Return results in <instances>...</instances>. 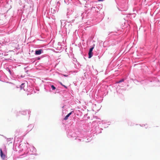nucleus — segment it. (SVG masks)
<instances>
[{"label":"nucleus","instance_id":"nucleus-5","mask_svg":"<svg viewBox=\"0 0 160 160\" xmlns=\"http://www.w3.org/2000/svg\"><path fill=\"white\" fill-rule=\"evenodd\" d=\"M24 83H22L21 84L20 88L21 89H24Z\"/></svg>","mask_w":160,"mask_h":160},{"label":"nucleus","instance_id":"nucleus-10","mask_svg":"<svg viewBox=\"0 0 160 160\" xmlns=\"http://www.w3.org/2000/svg\"><path fill=\"white\" fill-rule=\"evenodd\" d=\"M103 1V0H98V1Z\"/></svg>","mask_w":160,"mask_h":160},{"label":"nucleus","instance_id":"nucleus-4","mask_svg":"<svg viewBox=\"0 0 160 160\" xmlns=\"http://www.w3.org/2000/svg\"><path fill=\"white\" fill-rule=\"evenodd\" d=\"M0 155L2 158L3 159H4L5 158V155L3 154L1 149H0Z\"/></svg>","mask_w":160,"mask_h":160},{"label":"nucleus","instance_id":"nucleus-7","mask_svg":"<svg viewBox=\"0 0 160 160\" xmlns=\"http://www.w3.org/2000/svg\"><path fill=\"white\" fill-rule=\"evenodd\" d=\"M51 87L53 90H54L56 89V88L53 85H51Z\"/></svg>","mask_w":160,"mask_h":160},{"label":"nucleus","instance_id":"nucleus-3","mask_svg":"<svg viewBox=\"0 0 160 160\" xmlns=\"http://www.w3.org/2000/svg\"><path fill=\"white\" fill-rule=\"evenodd\" d=\"M73 111H72V112H70L68 114L66 117L64 118V120H67L68 119V117L72 114V112H73Z\"/></svg>","mask_w":160,"mask_h":160},{"label":"nucleus","instance_id":"nucleus-2","mask_svg":"<svg viewBox=\"0 0 160 160\" xmlns=\"http://www.w3.org/2000/svg\"><path fill=\"white\" fill-rule=\"evenodd\" d=\"M42 51V49L36 50L35 51V54L36 55H40Z\"/></svg>","mask_w":160,"mask_h":160},{"label":"nucleus","instance_id":"nucleus-8","mask_svg":"<svg viewBox=\"0 0 160 160\" xmlns=\"http://www.w3.org/2000/svg\"><path fill=\"white\" fill-rule=\"evenodd\" d=\"M21 113H22V114H25L26 113V112L25 111H22L21 112Z\"/></svg>","mask_w":160,"mask_h":160},{"label":"nucleus","instance_id":"nucleus-6","mask_svg":"<svg viewBox=\"0 0 160 160\" xmlns=\"http://www.w3.org/2000/svg\"><path fill=\"white\" fill-rule=\"evenodd\" d=\"M124 81V79H122L121 80H119V81H118L117 83H120L121 82H123Z\"/></svg>","mask_w":160,"mask_h":160},{"label":"nucleus","instance_id":"nucleus-1","mask_svg":"<svg viewBox=\"0 0 160 160\" xmlns=\"http://www.w3.org/2000/svg\"><path fill=\"white\" fill-rule=\"evenodd\" d=\"M93 48H94V47H92L91 48L89 49V53H88V55H89L88 58H90L92 56V51Z\"/></svg>","mask_w":160,"mask_h":160},{"label":"nucleus","instance_id":"nucleus-9","mask_svg":"<svg viewBox=\"0 0 160 160\" xmlns=\"http://www.w3.org/2000/svg\"><path fill=\"white\" fill-rule=\"evenodd\" d=\"M62 86H64L65 88H67V86H65V85H62Z\"/></svg>","mask_w":160,"mask_h":160}]
</instances>
